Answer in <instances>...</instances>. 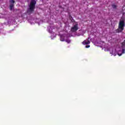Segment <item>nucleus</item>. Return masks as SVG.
Masks as SVG:
<instances>
[{"label": "nucleus", "mask_w": 125, "mask_h": 125, "mask_svg": "<svg viewBox=\"0 0 125 125\" xmlns=\"http://www.w3.org/2000/svg\"><path fill=\"white\" fill-rule=\"evenodd\" d=\"M125 21H120L118 25V29L116 30V33H122L125 30Z\"/></svg>", "instance_id": "nucleus-1"}, {"label": "nucleus", "mask_w": 125, "mask_h": 125, "mask_svg": "<svg viewBox=\"0 0 125 125\" xmlns=\"http://www.w3.org/2000/svg\"><path fill=\"white\" fill-rule=\"evenodd\" d=\"M36 4H37V1L36 0H32L29 6V8L27 12L29 13V12H34V10H35V8L36 7Z\"/></svg>", "instance_id": "nucleus-2"}, {"label": "nucleus", "mask_w": 125, "mask_h": 125, "mask_svg": "<svg viewBox=\"0 0 125 125\" xmlns=\"http://www.w3.org/2000/svg\"><path fill=\"white\" fill-rule=\"evenodd\" d=\"M78 23H77L75 25L73 26V27H71V32L72 33H75V32H77L78 30H79V27H78Z\"/></svg>", "instance_id": "nucleus-3"}, {"label": "nucleus", "mask_w": 125, "mask_h": 125, "mask_svg": "<svg viewBox=\"0 0 125 125\" xmlns=\"http://www.w3.org/2000/svg\"><path fill=\"white\" fill-rule=\"evenodd\" d=\"M82 43L83 45L89 44V43H90V41H86V40H84V41H83Z\"/></svg>", "instance_id": "nucleus-4"}, {"label": "nucleus", "mask_w": 125, "mask_h": 125, "mask_svg": "<svg viewBox=\"0 0 125 125\" xmlns=\"http://www.w3.org/2000/svg\"><path fill=\"white\" fill-rule=\"evenodd\" d=\"M14 7V4H10V9L12 10L13 9V7Z\"/></svg>", "instance_id": "nucleus-5"}, {"label": "nucleus", "mask_w": 125, "mask_h": 125, "mask_svg": "<svg viewBox=\"0 0 125 125\" xmlns=\"http://www.w3.org/2000/svg\"><path fill=\"white\" fill-rule=\"evenodd\" d=\"M10 2L11 3V4H14L15 1L14 0H10Z\"/></svg>", "instance_id": "nucleus-6"}, {"label": "nucleus", "mask_w": 125, "mask_h": 125, "mask_svg": "<svg viewBox=\"0 0 125 125\" xmlns=\"http://www.w3.org/2000/svg\"><path fill=\"white\" fill-rule=\"evenodd\" d=\"M121 46L122 47H124V46H125V40H124V42L121 43Z\"/></svg>", "instance_id": "nucleus-7"}, {"label": "nucleus", "mask_w": 125, "mask_h": 125, "mask_svg": "<svg viewBox=\"0 0 125 125\" xmlns=\"http://www.w3.org/2000/svg\"><path fill=\"white\" fill-rule=\"evenodd\" d=\"M60 41H61V42H64L65 41V39L63 38V36H61Z\"/></svg>", "instance_id": "nucleus-8"}, {"label": "nucleus", "mask_w": 125, "mask_h": 125, "mask_svg": "<svg viewBox=\"0 0 125 125\" xmlns=\"http://www.w3.org/2000/svg\"><path fill=\"white\" fill-rule=\"evenodd\" d=\"M112 7L113 8V9H117V6L115 4H113L112 5Z\"/></svg>", "instance_id": "nucleus-9"}, {"label": "nucleus", "mask_w": 125, "mask_h": 125, "mask_svg": "<svg viewBox=\"0 0 125 125\" xmlns=\"http://www.w3.org/2000/svg\"><path fill=\"white\" fill-rule=\"evenodd\" d=\"M65 42H67V43H70V42H71V41L70 40V39H66Z\"/></svg>", "instance_id": "nucleus-10"}, {"label": "nucleus", "mask_w": 125, "mask_h": 125, "mask_svg": "<svg viewBox=\"0 0 125 125\" xmlns=\"http://www.w3.org/2000/svg\"><path fill=\"white\" fill-rule=\"evenodd\" d=\"M85 47H86V48H88L90 47V45H87L85 46Z\"/></svg>", "instance_id": "nucleus-11"}, {"label": "nucleus", "mask_w": 125, "mask_h": 125, "mask_svg": "<svg viewBox=\"0 0 125 125\" xmlns=\"http://www.w3.org/2000/svg\"><path fill=\"white\" fill-rule=\"evenodd\" d=\"M125 49H122V53H125Z\"/></svg>", "instance_id": "nucleus-12"}, {"label": "nucleus", "mask_w": 125, "mask_h": 125, "mask_svg": "<svg viewBox=\"0 0 125 125\" xmlns=\"http://www.w3.org/2000/svg\"><path fill=\"white\" fill-rule=\"evenodd\" d=\"M118 55H119V56H121L122 54H118Z\"/></svg>", "instance_id": "nucleus-13"}]
</instances>
